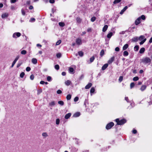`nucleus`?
I'll return each instance as SVG.
<instances>
[{
  "instance_id": "f257e3e1",
  "label": "nucleus",
  "mask_w": 152,
  "mask_h": 152,
  "mask_svg": "<svg viewBox=\"0 0 152 152\" xmlns=\"http://www.w3.org/2000/svg\"><path fill=\"white\" fill-rule=\"evenodd\" d=\"M141 61L144 64L150 63L151 62V60L149 58L146 57L141 59Z\"/></svg>"
},
{
  "instance_id": "f03ea898",
  "label": "nucleus",
  "mask_w": 152,
  "mask_h": 152,
  "mask_svg": "<svg viewBox=\"0 0 152 152\" xmlns=\"http://www.w3.org/2000/svg\"><path fill=\"white\" fill-rule=\"evenodd\" d=\"M115 121L117 124L119 125H122L126 122V120L125 119H121L120 121L119 119L117 118L115 120Z\"/></svg>"
},
{
  "instance_id": "7ed1b4c3",
  "label": "nucleus",
  "mask_w": 152,
  "mask_h": 152,
  "mask_svg": "<svg viewBox=\"0 0 152 152\" xmlns=\"http://www.w3.org/2000/svg\"><path fill=\"white\" fill-rule=\"evenodd\" d=\"M114 125V123L112 122H110L108 124L106 127V129H111Z\"/></svg>"
},
{
  "instance_id": "20e7f679",
  "label": "nucleus",
  "mask_w": 152,
  "mask_h": 152,
  "mask_svg": "<svg viewBox=\"0 0 152 152\" xmlns=\"http://www.w3.org/2000/svg\"><path fill=\"white\" fill-rule=\"evenodd\" d=\"M19 57V56H17L15 58V60L12 63V66H11V67H13L14 65L15 64V63H16V62L18 60Z\"/></svg>"
},
{
  "instance_id": "39448f33",
  "label": "nucleus",
  "mask_w": 152,
  "mask_h": 152,
  "mask_svg": "<svg viewBox=\"0 0 152 152\" xmlns=\"http://www.w3.org/2000/svg\"><path fill=\"white\" fill-rule=\"evenodd\" d=\"M21 35V34L19 32L14 33L13 35V37L14 38H16V36L18 37H19Z\"/></svg>"
},
{
  "instance_id": "423d86ee",
  "label": "nucleus",
  "mask_w": 152,
  "mask_h": 152,
  "mask_svg": "<svg viewBox=\"0 0 152 152\" xmlns=\"http://www.w3.org/2000/svg\"><path fill=\"white\" fill-rule=\"evenodd\" d=\"M140 18H138L135 21V23L136 25H138L140 23Z\"/></svg>"
},
{
  "instance_id": "0eeeda50",
  "label": "nucleus",
  "mask_w": 152,
  "mask_h": 152,
  "mask_svg": "<svg viewBox=\"0 0 152 152\" xmlns=\"http://www.w3.org/2000/svg\"><path fill=\"white\" fill-rule=\"evenodd\" d=\"M76 43L78 45H80L82 44L81 40L80 39H76Z\"/></svg>"
},
{
  "instance_id": "6e6552de",
  "label": "nucleus",
  "mask_w": 152,
  "mask_h": 152,
  "mask_svg": "<svg viewBox=\"0 0 152 152\" xmlns=\"http://www.w3.org/2000/svg\"><path fill=\"white\" fill-rule=\"evenodd\" d=\"M114 57H112L108 61V63L109 64H111L114 60Z\"/></svg>"
},
{
  "instance_id": "1a4fd4ad",
  "label": "nucleus",
  "mask_w": 152,
  "mask_h": 152,
  "mask_svg": "<svg viewBox=\"0 0 152 152\" xmlns=\"http://www.w3.org/2000/svg\"><path fill=\"white\" fill-rule=\"evenodd\" d=\"M8 16V14L7 13H5L1 15V17L3 18H5L7 17Z\"/></svg>"
},
{
  "instance_id": "9d476101",
  "label": "nucleus",
  "mask_w": 152,
  "mask_h": 152,
  "mask_svg": "<svg viewBox=\"0 0 152 152\" xmlns=\"http://www.w3.org/2000/svg\"><path fill=\"white\" fill-rule=\"evenodd\" d=\"M92 84L91 83H89L85 87L86 89H88L90 88L92 86Z\"/></svg>"
},
{
  "instance_id": "9b49d317",
  "label": "nucleus",
  "mask_w": 152,
  "mask_h": 152,
  "mask_svg": "<svg viewBox=\"0 0 152 152\" xmlns=\"http://www.w3.org/2000/svg\"><path fill=\"white\" fill-rule=\"evenodd\" d=\"M146 88V86L145 85H142L141 88H140V90L142 91H143Z\"/></svg>"
},
{
  "instance_id": "f8f14e48",
  "label": "nucleus",
  "mask_w": 152,
  "mask_h": 152,
  "mask_svg": "<svg viewBox=\"0 0 152 152\" xmlns=\"http://www.w3.org/2000/svg\"><path fill=\"white\" fill-rule=\"evenodd\" d=\"M71 114L70 113H69L68 114L66 115L65 116V118L66 119H68L70 116H71Z\"/></svg>"
},
{
  "instance_id": "ddd939ff",
  "label": "nucleus",
  "mask_w": 152,
  "mask_h": 152,
  "mask_svg": "<svg viewBox=\"0 0 152 152\" xmlns=\"http://www.w3.org/2000/svg\"><path fill=\"white\" fill-rule=\"evenodd\" d=\"M108 26L107 25H105L102 28V31L104 32H105L108 28Z\"/></svg>"
},
{
  "instance_id": "4468645a",
  "label": "nucleus",
  "mask_w": 152,
  "mask_h": 152,
  "mask_svg": "<svg viewBox=\"0 0 152 152\" xmlns=\"http://www.w3.org/2000/svg\"><path fill=\"white\" fill-rule=\"evenodd\" d=\"M42 136L44 138H46L48 136V135L46 132H43L42 134Z\"/></svg>"
},
{
  "instance_id": "2eb2a0df",
  "label": "nucleus",
  "mask_w": 152,
  "mask_h": 152,
  "mask_svg": "<svg viewBox=\"0 0 152 152\" xmlns=\"http://www.w3.org/2000/svg\"><path fill=\"white\" fill-rule=\"evenodd\" d=\"M127 6H125L120 12V14H122L123 12L127 9Z\"/></svg>"
},
{
  "instance_id": "dca6fc26",
  "label": "nucleus",
  "mask_w": 152,
  "mask_h": 152,
  "mask_svg": "<svg viewBox=\"0 0 152 152\" xmlns=\"http://www.w3.org/2000/svg\"><path fill=\"white\" fill-rule=\"evenodd\" d=\"M108 64H104L102 67V70H105L108 66Z\"/></svg>"
},
{
  "instance_id": "f3484780",
  "label": "nucleus",
  "mask_w": 152,
  "mask_h": 152,
  "mask_svg": "<svg viewBox=\"0 0 152 152\" xmlns=\"http://www.w3.org/2000/svg\"><path fill=\"white\" fill-rule=\"evenodd\" d=\"M71 82L69 80H67L65 82V83L66 85L69 86Z\"/></svg>"
},
{
  "instance_id": "a211bd4d",
  "label": "nucleus",
  "mask_w": 152,
  "mask_h": 152,
  "mask_svg": "<svg viewBox=\"0 0 152 152\" xmlns=\"http://www.w3.org/2000/svg\"><path fill=\"white\" fill-rule=\"evenodd\" d=\"M32 63L34 64H36L37 63V60L36 58H33L32 59Z\"/></svg>"
},
{
  "instance_id": "6ab92c4d",
  "label": "nucleus",
  "mask_w": 152,
  "mask_h": 152,
  "mask_svg": "<svg viewBox=\"0 0 152 152\" xmlns=\"http://www.w3.org/2000/svg\"><path fill=\"white\" fill-rule=\"evenodd\" d=\"M128 44H125L123 48V50H125L127 49L128 47Z\"/></svg>"
},
{
  "instance_id": "aec40b11",
  "label": "nucleus",
  "mask_w": 152,
  "mask_h": 152,
  "mask_svg": "<svg viewBox=\"0 0 152 152\" xmlns=\"http://www.w3.org/2000/svg\"><path fill=\"white\" fill-rule=\"evenodd\" d=\"M145 50V48H141L140 49V51H139V53H142L144 52Z\"/></svg>"
},
{
  "instance_id": "412c9836",
  "label": "nucleus",
  "mask_w": 152,
  "mask_h": 152,
  "mask_svg": "<svg viewBox=\"0 0 152 152\" xmlns=\"http://www.w3.org/2000/svg\"><path fill=\"white\" fill-rule=\"evenodd\" d=\"M55 104V102L54 101H52L49 103V105L51 107L54 106Z\"/></svg>"
},
{
  "instance_id": "4be33fe9",
  "label": "nucleus",
  "mask_w": 152,
  "mask_h": 152,
  "mask_svg": "<svg viewBox=\"0 0 152 152\" xmlns=\"http://www.w3.org/2000/svg\"><path fill=\"white\" fill-rule=\"evenodd\" d=\"M80 115L79 112H77L73 115V116L75 117H77L80 116Z\"/></svg>"
},
{
  "instance_id": "5701e85b",
  "label": "nucleus",
  "mask_w": 152,
  "mask_h": 152,
  "mask_svg": "<svg viewBox=\"0 0 152 152\" xmlns=\"http://www.w3.org/2000/svg\"><path fill=\"white\" fill-rule=\"evenodd\" d=\"M113 35V33L112 32H110V33H109L107 35V37L108 38H110L111 37H112V36Z\"/></svg>"
},
{
  "instance_id": "b1692460",
  "label": "nucleus",
  "mask_w": 152,
  "mask_h": 152,
  "mask_svg": "<svg viewBox=\"0 0 152 152\" xmlns=\"http://www.w3.org/2000/svg\"><path fill=\"white\" fill-rule=\"evenodd\" d=\"M132 41L134 42H136L138 40V38L137 37H136L133 38L132 39Z\"/></svg>"
},
{
  "instance_id": "393cba45",
  "label": "nucleus",
  "mask_w": 152,
  "mask_h": 152,
  "mask_svg": "<svg viewBox=\"0 0 152 152\" xmlns=\"http://www.w3.org/2000/svg\"><path fill=\"white\" fill-rule=\"evenodd\" d=\"M76 20L77 22L78 23H80L82 20L79 17L77 18L76 19Z\"/></svg>"
},
{
  "instance_id": "a878e982",
  "label": "nucleus",
  "mask_w": 152,
  "mask_h": 152,
  "mask_svg": "<svg viewBox=\"0 0 152 152\" xmlns=\"http://www.w3.org/2000/svg\"><path fill=\"white\" fill-rule=\"evenodd\" d=\"M145 37L144 36H143V35H141V36H140L139 37V39L140 40V41H141V40H143L144 39H145Z\"/></svg>"
},
{
  "instance_id": "bb28decb",
  "label": "nucleus",
  "mask_w": 152,
  "mask_h": 152,
  "mask_svg": "<svg viewBox=\"0 0 152 152\" xmlns=\"http://www.w3.org/2000/svg\"><path fill=\"white\" fill-rule=\"evenodd\" d=\"M128 55H129V53L127 51H125L124 52L123 55L124 56H128Z\"/></svg>"
},
{
  "instance_id": "cd10ccee",
  "label": "nucleus",
  "mask_w": 152,
  "mask_h": 152,
  "mask_svg": "<svg viewBox=\"0 0 152 152\" xmlns=\"http://www.w3.org/2000/svg\"><path fill=\"white\" fill-rule=\"evenodd\" d=\"M104 54V51L103 50H102L100 52V56L102 57Z\"/></svg>"
},
{
  "instance_id": "c85d7f7f",
  "label": "nucleus",
  "mask_w": 152,
  "mask_h": 152,
  "mask_svg": "<svg viewBox=\"0 0 152 152\" xmlns=\"http://www.w3.org/2000/svg\"><path fill=\"white\" fill-rule=\"evenodd\" d=\"M78 55L81 57H82L83 56V53L81 51H79L78 52Z\"/></svg>"
},
{
  "instance_id": "c756f323",
  "label": "nucleus",
  "mask_w": 152,
  "mask_h": 152,
  "mask_svg": "<svg viewBox=\"0 0 152 152\" xmlns=\"http://www.w3.org/2000/svg\"><path fill=\"white\" fill-rule=\"evenodd\" d=\"M71 97V95L70 94H68L66 96V99L67 100H70Z\"/></svg>"
},
{
  "instance_id": "7c9ffc66",
  "label": "nucleus",
  "mask_w": 152,
  "mask_h": 152,
  "mask_svg": "<svg viewBox=\"0 0 152 152\" xmlns=\"http://www.w3.org/2000/svg\"><path fill=\"white\" fill-rule=\"evenodd\" d=\"M58 103L61 106H62L64 104V102L61 101H58Z\"/></svg>"
},
{
  "instance_id": "2f4dec72",
  "label": "nucleus",
  "mask_w": 152,
  "mask_h": 152,
  "mask_svg": "<svg viewBox=\"0 0 152 152\" xmlns=\"http://www.w3.org/2000/svg\"><path fill=\"white\" fill-rule=\"evenodd\" d=\"M146 39H144L143 40H142L141 42H140V45H142L143 44L144 42L146 41Z\"/></svg>"
},
{
  "instance_id": "473e14b6",
  "label": "nucleus",
  "mask_w": 152,
  "mask_h": 152,
  "mask_svg": "<svg viewBox=\"0 0 152 152\" xmlns=\"http://www.w3.org/2000/svg\"><path fill=\"white\" fill-rule=\"evenodd\" d=\"M42 92V90L40 88L37 90V94H39L41 93Z\"/></svg>"
},
{
  "instance_id": "72a5a7b5",
  "label": "nucleus",
  "mask_w": 152,
  "mask_h": 152,
  "mask_svg": "<svg viewBox=\"0 0 152 152\" xmlns=\"http://www.w3.org/2000/svg\"><path fill=\"white\" fill-rule=\"evenodd\" d=\"M139 18H140V19H142L143 20H145V16L144 15H141L140 17H139Z\"/></svg>"
},
{
  "instance_id": "f704fd0d",
  "label": "nucleus",
  "mask_w": 152,
  "mask_h": 152,
  "mask_svg": "<svg viewBox=\"0 0 152 152\" xmlns=\"http://www.w3.org/2000/svg\"><path fill=\"white\" fill-rule=\"evenodd\" d=\"M21 53L22 54L25 55L26 53V50H23L21 51Z\"/></svg>"
},
{
  "instance_id": "c9c22d12",
  "label": "nucleus",
  "mask_w": 152,
  "mask_h": 152,
  "mask_svg": "<svg viewBox=\"0 0 152 152\" xmlns=\"http://www.w3.org/2000/svg\"><path fill=\"white\" fill-rule=\"evenodd\" d=\"M139 48V46L137 45H136L134 47V50L135 51H137Z\"/></svg>"
},
{
  "instance_id": "e433bc0d",
  "label": "nucleus",
  "mask_w": 152,
  "mask_h": 152,
  "mask_svg": "<svg viewBox=\"0 0 152 152\" xmlns=\"http://www.w3.org/2000/svg\"><path fill=\"white\" fill-rule=\"evenodd\" d=\"M139 77H135L133 78V80L134 81H136L138 80Z\"/></svg>"
},
{
  "instance_id": "4c0bfd02",
  "label": "nucleus",
  "mask_w": 152,
  "mask_h": 152,
  "mask_svg": "<svg viewBox=\"0 0 152 152\" xmlns=\"http://www.w3.org/2000/svg\"><path fill=\"white\" fill-rule=\"evenodd\" d=\"M59 25L60 26L63 27L64 26L65 24L63 22H60L59 23Z\"/></svg>"
},
{
  "instance_id": "58836bf2",
  "label": "nucleus",
  "mask_w": 152,
  "mask_h": 152,
  "mask_svg": "<svg viewBox=\"0 0 152 152\" xmlns=\"http://www.w3.org/2000/svg\"><path fill=\"white\" fill-rule=\"evenodd\" d=\"M135 84L134 83H132L130 85V87L131 88H133Z\"/></svg>"
},
{
  "instance_id": "ea45409f",
  "label": "nucleus",
  "mask_w": 152,
  "mask_h": 152,
  "mask_svg": "<svg viewBox=\"0 0 152 152\" xmlns=\"http://www.w3.org/2000/svg\"><path fill=\"white\" fill-rule=\"evenodd\" d=\"M95 91V89L94 87H92L90 90L91 93H94Z\"/></svg>"
},
{
  "instance_id": "a19ab883",
  "label": "nucleus",
  "mask_w": 152,
  "mask_h": 152,
  "mask_svg": "<svg viewBox=\"0 0 152 152\" xmlns=\"http://www.w3.org/2000/svg\"><path fill=\"white\" fill-rule=\"evenodd\" d=\"M94 59V57L93 56L90 58V61L91 63L92 62Z\"/></svg>"
},
{
  "instance_id": "79ce46f5",
  "label": "nucleus",
  "mask_w": 152,
  "mask_h": 152,
  "mask_svg": "<svg viewBox=\"0 0 152 152\" xmlns=\"http://www.w3.org/2000/svg\"><path fill=\"white\" fill-rule=\"evenodd\" d=\"M61 40H58L56 43V45H59L61 42Z\"/></svg>"
},
{
  "instance_id": "37998d69",
  "label": "nucleus",
  "mask_w": 152,
  "mask_h": 152,
  "mask_svg": "<svg viewBox=\"0 0 152 152\" xmlns=\"http://www.w3.org/2000/svg\"><path fill=\"white\" fill-rule=\"evenodd\" d=\"M121 1V0H115L113 2V3L114 4H117L120 2Z\"/></svg>"
},
{
  "instance_id": "c03bdc74",
  "label": "nucleus",
  "mask_w": 152,
  "mask_h": 152,
  "mask_svg": "<svg viewBox=\"0 0 152 152\" xmlns=\"http://www.w3.org/2000/svg\"><path fill=\"white\" fill-rule=\"evenodd\" d=\"M25 75V73L24 72H22L21 73L20 75V77L21 78H23L24 77V76Z\"/></svg>"
},
{
  "instance_id": "a18cd8bd",
  "label": "nucleus",
  "mask_w": 152,
  "mask_h": 152,
  "mask_svg": "<svg viewBox=\"0 0 152 152\" xmlns=\"http://www.w3.org/2000/svg\"><path fill=\"white\" fill-rule=\"evenodd\" d=\"M96 18L95 17H92L91 18V21L92 22H94L96 20Z\"/></svg>"
},
{
  "instance_id": "49530a36",
  "label": "nucleus",
  "mask_w": 152,
  "mask_h": 152,
  "mask_svg": "<svg viewBox=\"0 0 152 152\" xmlns=\"http://www.w3.org/2000/svg\"><path fill=\"white\" fill-rule=\"evenodd\" d=\"M60 122V120L58 118H57L56 119V124L57 125L59 124Z\"/></svg>"
},
{
  "instance_id": "de8ad7c7",
  "label": "nucleus",
  "mask_w": 152,
  "mask_h": 152,
  "mask_svg": "<svg viewBox=\"0 0 152 152\" xmlns=\"http://www.w3.org/2000/svg\"><path fill=\"white\" fill-rule=\"evenodd\" d=\"M56 56L57 58H59L61 56V54L60 53H58L56 54Z\"/></svg>"
},
{
  "instance_id": "09e8293b",
  "label": "nucleus",
  "mask_w": 152,
  "mask_h": 152,
  "mask_svg": "<svg viewBox=\"0 0 152 152\" xmlns=\"http://www.w3.org/2000/svg\"><path fill=\"white\" fill-rule=\"evenodd\" d=\"M123 79V76H121L120 77L118 80H119V81L120 82H121L122 81Z\"/></svg>"
},
{
  "instance_id": "8fccbe9b",
  "label": "nucleus",
  "mask_w": 152,
  "mask_h": 152,
  "mask_svg": "<svg viewBox=\"0 0 152 152\" xmlns=\"http://www.w3.org/2000/svg\"><path fill=\"white\" fill-rule=\"evenodd\" d=\"M55 68L57 69L58 70L59 69V67L58 65L57 64L55 66Z\"/></svg>"
},
{
  "instance_id": "3c124183",
  "label": "nucleus",
  "mask_w": 152,
  "mask_h": 152,
  "mask_svg": "<svg viewBox=\"0 0 152 152\" xmlns=\"http://www.w3.org/2000/svg\"><path fill=\"white\" fill-rule=\"evenodd\" d=\"M51 77L50 76H48L47 77V80L48 81H50L51 80Z\"/></svg>"
},
{
  "instance_id": "603ef678",
  "label": "nucleus",
  "mask_w": 152,
  "mask_h": 152,
  "mask_svg": "<svg viewBox=\"0 0 152 152\" xmlns=\"http://www.w3.org/2000/svg\"><path fill=\"white\" fill-rule=\"evenodd\" d=\"M69 71L71 72H73L74 71V69L72 67H70L69 69Z\"/></svg>"
},
{
  "instance_id": "864d4df0",
  "label": "nucleus",
  "mask_w": 152,
  "mask_h": 152,
  "mask_svg": "<svg viewBox=\"0 0 152 152\" xmlns=\"http://www.w3.org/2000/svg\"><path fill=\"white\" fill-rule=\"evenodd\" d=\"M79 99V98L78 97H76L74 99V101L75 102H77Z\"/></svg>"
},
{
  "instance_id": "5fc2aeb1",
  "label": "nucleus",
  "mask_w": 152,
  "mask_h": 152,
  "mask_svg": "<svg viewBox=\"0 0 152 152\" xmlns=\"http://www.w3.org/2000/svg\"><path fill=\"white\" fill-rule=\"evenodd\" d=\"M11 9L12 10H15L16 9L15 7L14 6H12L11 7Z\"/></svg>"
},
{
  "instance_id": "6e6d98bb",
  "label": "nucleus",
  "mask_w": 152,
  "mask_h": 152,
  "mask_svg": "<svg viewBox=\"0 0 152 152\" xmlns=\"http://www.w3.org/2000/svg\"><path fill=\"white\" fill-rule=\"evenodd\" d=\"M30 70L31 68L29 67H27L26 69V70L27 72L29 71Z\"/></svg>"
},
{
  "instance_id": "4d7b16f0",
  "label": "nucleus",
  "mask_w": 152,
  "mask_h": 152,
  "mask_svg": "<svg viewBox=\"0 0 152 152\" xmlns=\"http://www.w3.org/2000/svg\"><path fill=\"white\" fill-rule=\"evenodd\" d=\"M34 78V75H31L30 76V78L31 80H33Z\"/></svg>"
},
{
  "instance_id": "13d9d810",
  "label": "nucleus",
  "mask_w": 152,
  "mask_h": 152,
  "mask_svg": "<svg viewBox=\"0 0 152 152\" xmlns=\"http://www.w3.org/2000/svg\"><path fill=\"white\" fill-rule=\"evenodd\" d=\"M57 93L58 94H60L62 93L61 91L60 90H58L57 91Z\"/></svg>"
},
{
  "instance_id": "bf43d9fd",
  "label": "nucleus",
  "mask_w": 152,
  "mask_h": 152,
  "mask_svg": "<svg viewBox=\"0 0 152 152\" xmlns=\"http://www.w3.org/2000/svg\"><path fill=\"white\" fill-rule=\"evenodd\" d=\"M21 12H22V15H25V12L24 11V10L22 9L21 10Z\"/></svg>"
},
{
  "instance_id": "052dcab7",
  "label": "nucleus",
  "mask_w": 152,
  "mask_h": 152,
  "mask_svg": "<svg viewBox=\"0 0 152 152\" xmlns=\"http://www.w3.org/2000/svg\"><path fill=\"white\" fill-rule=\"evenodd\" d=\"M22 64V63H18L17 65V68L19 67Z\"/></svg>"
},
{
  "instance_id": "680f3d73",
  "label": "nucleus",
  "mask_w": 152,
  "mask_h": 152,
  "mask_svg": "<svg viewBox=\"0 0 152 152\" xmlns=\"http://www.w3.org/2000/svg\"><path fill=\"white\" fill-rule=\"evenodd\" d=\"M49 2L50 3L53 4L55 2V1L54 0H50Z\"/></svg>"
},
{
  "instance_id": "e2e57ef3",
  "label": "nucleus",
  "mask_w": 152,
  "mask_h": 152,
  "mask_svg": "<svg viewBox=\"0 0 152 152\" xmlns=\"http://www.w3.org/2000/svg\"><path fill=\"white\" fill-rule=\"evenodd\" d=\"M115 50L116 51H119V48L117 47L115 48Z\"/></svg>"
},
{
  "instance_id": "0e129e2a",
  "label": "nucleus",
  "mask_w": 152,
  "mask_h": 152,
  "mask_svg": "<svg viewBox=\"0 0 152 152\" xmlns=\"http://www.w3.org/2000/svg\"><path fill=\"white\" fill-rule=\"evenodd\" d=\"M137 131L135 129H134L132 131V132L134 134H136L137 133Z\"/></svg>"
},
{
  "instance_id": "69168bd1",
  "label": "nucleus",
  "mask_w": 152,
  "mask_h": 152,
  "mask_svg": "<svg viewBox=\"0 0 152 152\" xmlns=\"http://www.w3.org/2000/svg\"><path fill=\"white\" fill-rule=\"evenodd\" d=\"M87 31L88 32H91V28H88L87 30Z\"/></svg>"
},
{
  "instance_id": "338daca9",
  "label": "nucleus",
  "mask_w": 152,
  "mask_h": 152,
  "mask_svg": "<svg viewBox=\"0 0 152 152\" xmlns=\"http://www.w3.org/2000/svg\"><path fill=\"white\" fill-rule=\"evenodd\" d=\"M66 75V73L65 72H63L62 73V75L63 76H65Z\"/></svg>"
},
{
  "instance_id": "774afa93",
  "label": "nucleus",
  "mask_w": 152,
  "mask_h": 152,
  "mask_svg": "<svg viewBox=\"0 0 152 152\" xmlns=\"http://www.w3.org/2000/svg\"><path fill=\"white\" fill-rule=\"evenodd\" d=\"M149 42L150 43L152 42V37L149 40Z\"/></svg>"
}]
</instances>
